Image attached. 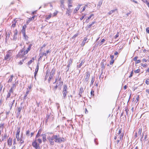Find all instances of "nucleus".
Masks as SVG:
<instances>
[{"instance_id":"obj_58","label":"nucleus","mask_w":149,"mask_h":149,"mask_svg":"<svg viewBox=\"0 0 149 149\" xmlns=\"http://www.w3.org/2000/svg\"><path fill=\"white\" fill-rule=\"evenodd\" d=\"M60 2L61 4H64V0H61Z\"/></svg>"},{"instance_id":"obj_42","label":"nucleus","mask_w":149,"mask_h":149,"mask_svg":"<svg viewBox=\"0 0 149 149\" xmlns=\"http://www.w3.org/2000/svg\"><path fill=\"white\" fill-rule=\"evenodd\" d=\"M40 136V133H39V132H38L36 136V139L38 138Z\"/></svg>"},{"instance_id":"obj_53","label":"nucleus","mask_w":149,"mask_h":149,"mask_svg":"<svg viewBox=\"0 0 149 149\" xmlns=\"http://www.w3.org/2000/svg\"><path fill=\"white\" fill-rule=\"evenodd\" d=\"M86 6H84V7L83 8V9H82V10L81 11V12H83L85 10L86 7Z\"/></svg>"},{"instance_id":"obj_22","label":"nucleus","mask_w":149,"mask_h":149,"mask_svg":"<svg viewBox=\"0 0 149 149\" xmlns=\"http://www.w3.org/2000/svg\"><path fill=\"white\" fill-rule=\"evenodd\" d=\"M16 21L15 19L14 21V22H13V23L11 26V27H14L16 26Z\"/></svg>"},{"instance_id":"obj_16","label":"nucleus","mask_w":149,"mask_h":149,"mask_svg":"<svg viewBox=\"0 0 149 149\" xmlns=\"http://www.w3.org/2000/svg\"><path fill=\"white\" fill-rule=\"evenodd\" d=\"M41 136H42L43 141L45 142L46 140V134H42L41 135Z\"/></svg>"},{"instance_id":"obj_46","label":"nucleus","mask_w":149,"mask_h":149,"mask_svg":"<svg viewBox=\"0 0 149 149\" xmlns=\"http://www.w3.org/2000/svg\"><path fill=\"white\" fill-rule=\"evenodd\" d=\"M78 35V33H77L75 34L74 35V36L72 37V38H74L76 37H77Z\"/></svg>"},{"instance_id":"obj_23","label":"nucleus","mask_w":149,"mask_h":149,"mask_svg":"<svg viewBox=\"0 0 149 149\" xmlns=\"http://www.w3.org/2000/svg\"><path fill=\"white\" fill-rule=\"evenodd\" d=\"M13 77V75H11L10 76V78L9 79L8 81V83L9 82H11V81H12Z\"/></svg>"},{"instance_id":"obj_17","label":"nucleus","mask_w":149,"mask_h":149,"mask_svg":"<svg viewBox=\"0 0 149 149\" xmlns=\"http://www.w3.org/2000/svg\"><path fill=\"white\" fill-rule=\"evenodd\" d=\"M61 78L60 77L57 81V82L58 83V85H60L61 86L63 85V83L62 81H61Z\"/></svg>"},{"instance_id":"obj_5","label":"nucleus","mask_w":149,"mask_h":149,"mask_svg":"<svg viewBox=\"0 0 149 149\" xmlns=\"http://www.w3.org/2000/svg\"><path fill=\"white\" fill-rule=\"evenodd\" d=\"M90 76V73L89 72H87L86 73L85 76V78L84 79V82L86 83L88 82V81L89 79V77Z\"/></svg>"},{"instance_id":"obj_61","label":"nucleus","mask_w":149,"mask_h":149,"mask_svg":"<svg viewBox=\"0 0 149 149\" xmlns=\"http://www.w3.org/2000/svg\"><path fill=\"white\" fill-rule=\"evenodd\" d=\"M51 137H50V136H48L47 138V139L48 140V141H50V140H51Z\"/></svg>"},{"instance_id":"obj_30","label":"nucleus","mask_w":149,"mask_h":149,"mask_svg":"<svg viewBox=\"0 0 149 149\" xmlns=\"http://www.w3.org/2000/svg\"><path fill=\"white\" fill-rule=\"evenodd\" d=\"M35 140H36V141H38L39 143H41L42 142V141L41 139L39 138H38L37 139H36Z\"/></svg>"},{"instance_id":"obj_52","label":"nucleus","mask_w":149,"mask_h":149,"mask_svg":"<svg viewBox=\"0 0 149 149\" xmlns=\"http://www.w3.org/2000/svg\"><path fill=\"white\" fill-rule=\"evenodd\" d=\"M93 15H94L93 14H91V15H90V16H89V17H88V19L89 20V19H91V18L92 17V16H93Z\"/></svg>"},{"instance_id":"obj_18","label":"nucleus","mask_w":149,"mask_h":149,"mask_svg":"<svg viewBox=\"0 0 149 149\" xmlns=\"http://www.w3.org/2000/svg\"><path fill=\"white\" fill-rule=\"evenodd\" d=\"M81 6V5H78L77 7L74 10V13H75L77 12V11L79 10V9L80 6Z\"/></svg>"},{"instance_id":"obj_20","label":"nucleus","mask_w":149,"mask_h":149,"mask_svg":"<svg viewBox=\"0 0 149 149\" xmlns=\"http://www.w3.org/2000/svg\"><path fill=\"white\" fill-rule=\"evenodd\" d=\"M6 134H4V136H2V139L0 140V141L1 142L2 141H3L5 140H6Z\"/></svg>"},{"instance_id":"obj_64","label":"nucleus","mask_w":149,"mask_h":149,"mask_svg":"<svg viewBox=\"0 0 149 149\" xmlns=\"http://www.w3.org/2000/svg\"><path fill=\"white\" fill-rule=\"evenodd\" d=\"M146 92H147L149 94V89H146Z\"/></svg>"},{"instance_id":"obj_60","label":"nucleus","mask_w":149,"mask_h":149,"mask_svg":"<svg viewBox=\"0 0 149 149\" xmlns=\"http://www.w3.org/2000/svg\"><path fill=\"white\" fill-rule=\"evenodd\" d=\"M141 60H137L136 62V63H138L141 62Z\"/></svg>"},{"instance_id":"obj_1","label":"nucleus","mask_w":149,"mask_h":149,"mask_svg":"<svg viewBox=\"0 0 149 149\" xmlns=\"http://www.w3.org/2000/svg\"><path fill=\"white\" fill-rule=\"evenodd\" d=\"M68 87L66 84H64L63 86V99H65L66 97V95L68 93Z\"/></svg>"},{"instance_id":"obj_44","label":"nucleus","mask_w":149,"mask_h":149,"mask_svg":"<svg viewBox=\"0 0 149 149\" xmlns=\"http://www.w3.org/2000/svg\"><path fill=\"white\" fill-rule=\"evenodd\" d=\"M15 87V84H13L12 87L11 88H12V90H14V88Z\"/></svg>"},{"instance_id":"obj_26","label":"nucleus","mask_w":149,"mask_h":149,"mask_svg":"<svg viewBox=\"0 0 149 149\" xmlns=\"http://www.w3.org/2000/svg\"><path fill=\"white\" fill-rule=\"evenodd\" d=\"M29 91L27 90V91H26V94H25V95L24 97V99H26V97H27V96L28 95V94H29Z\"/></svg>"},{"instance_id":"obj_33","label":"nucleus","mask_w":149,"mask_h":149,"mask_svg":"<svg viewBox=\"0 0 149 149\" xmlns=\"http://www.w3.org/2000/svg\"><path fill=\"white\" fill-rule=\"evenodd\" d=\"M11 94L8 93V94L7 95V97L6 98V100H7L8 98H9Z\"/></svg>"},{"instance_id":"obj_43","label":"nucleus","mask_w":149,"mask_h":149,"mask_svg":"<svg viewBox=\"0 0 149 149\" xmlns=\"http://www.w3.org/2000/svg\"><path fill=\"white\" fill-rule=\"evenodd\" d=\"M36 103L37 107H39L40 104V102H36Z\"/></svg>"},{"instance_id":"obj_2","label":"nucleus","mask_w":149,"mask_h":149,"mask_svg":"<svg viewBox=\"0 0 149 149\" xmlns=\"http://www.w3.org/2000/svg\"><path fill=\"white\" fill-rule=\"evenodd\" d=\"M55 139L54 141L55 142L61 143L62 142H64L65 141V139L63 137H61L59 135H56Z\"/></svg>"},{"instance_id":"obj_51","label":"nucleus","mask_w":149,"mask_h":149,"mask_svg":"<svg viewBox=\"0 0 149 149\" xmlns=\"http://www.w3.org/2000/svg\"><path fill=\"white\" fill-rule=\"evenodd\" d=\"M94 91L93 90H92L91 92V95H93V96L94 95Z\"/></svg>"},{"instance_id":"obj_13","label":"nucleus","mask_w":149,"mask_h":149,"mask_svg":"<svg viewBox=\"0 0 149 149\" xmlns=\"http://www.w3.org/2000/svg\"><path fill=\"white\" fill-rule=\"evenodd\" d=\"M84 91L83 88H81L79 92V93L78 94V97L79 98L81 97V94Z\"/></svg>"},{"instance_id":"obj_7","label":"nucleus","mask_w":149,"mask_h":149,"mask_svg":"<svg viewBox=\"0 0 149 149\" xmlns=\"http://www.w3.org/2000/svg\"><path fill=\"white\" fill-rule=\"evenodd\" d=\"M22 109V106H20L19 107H18L17 108V117H18V116H19L20 114V113H21V111Z\"/></svg>"},{"instance_id":"obj_3","label":"nucleus","mask_w":149,"mask_h":149,"mask_svg":"<svg viewBox=\"0 0 149 149\" xmlns=\"http://www.w3.org/2000/svg\"><path fill=\"white\" fill-rule=\"evenodd\" d=\"M15 99H13V97H11L10 99L9 102L8 103V105L10 107V109H11L13 104L14 103Z\"/></svg>"},{"instance_id":"obj_36","label":"nucleus","mask_w":149,"mask_h":149,"mask_svg":"<svg viewBox=\"0 0 149 149\" xmlns=\"http://www.w3.org/2000/svg\"><path fill=\"white\" fill-rule=\"evenodd\" d=\"M35 16H33L31 18H29V21H31V20H33L34 19Z\"/></svg>"},{"instance_id":"obj_9","label":"nucleus","mask_w":149,"mask_h":149,"mask_svg":"<svg viewBox=\"0 0 149 149\" xmlns=\"http://www.w3.org/2000/svg\"><path fill=\"white\" fill-rule=\"evenodd\" d=\"M11 52L10 50H9L7 53V54L5 56L4 59L6 60L8 59L11 55Z\"/></svg>"},{"instance_id":"obj_6","label":"nucleus","mask_w":149,"mask_h":149,"mask_svg":"<svg viewBox=\"0 0 149 149\" xmlns=\"http://www.w3.org/2000/svg\"><path fill=\"white\" fill-rule=\"evenodd\" d=\"M72 63V59L71 58H70L68 62V65L67 66V70L66 72L68 71L69 70L70 67Z\"/></svg>"},{"instance_id":"obj_48","label":"nucleus","mask_w":149,"mask_h":149,"mask_svg":"<svg viewBox=\"0 0 149 149\" xmlns=\"http://www.w3.org/2000/svg\"><path fill=\"white\" fill-rule=\"evenodd\" d=\"M29 133H30V131L29 130H27L26 132V135H27L28 136H29Z\"/></svg>"},{"instance_id":"obj_35","label":"nucleus","mask_w":149,"mask_h":149,"mask_svg":"<svg viewBox=\"0 0 149 149\" xmlns=\"http://www.w3.org/2000/svg\"><path fill=\"white\" fill-rule=\"evenodd\" d=\"M28 52H29V51H28L27 50H26L25 51H24V52H23V55H24L28 53Z\"/></svg>"},{"instance_id":"obj_57","label":"nucleus","mask_w":149,"mask_h":149,"mask_svg":"<svg viewBox=\"0 0 149 149\" xmlns=\"http://www.w3.org/2000/svg\"><path fill=\"white\" fill-rule=\"evenodd\" d=\"M46 45L45 44H44L43 45V46L41 47L40 49H42L43 47H45L46 46Z\"/></svg>"},{"instance_id":"obj_11","label":"nucleus","mask_w":149,"mask_h":149,"mask_svg":"<svg viewBox=\"0 0 149 149\" xmlns=\"http://www.w3.org/2000/svg\"><path fill=\"white\" fill-rule=\"evenodd\" d=\"M24 50H22L20 51L18 54L17 55V57H20L23 56L24 55H23V54L24 52Z\"/></svg>"},{"instance_id":"obj_10","label":"nucleus","mask_w":149,"mask_h":149,"mask_svg":"<svg viewBox=\"0 0 149 149\" xmlns=\"http://www.w3.org/2000/svg\"><path fill=\"white\" fill-rule=\"evenodd\" d=\"M55 72L53 71H52L51 72L50 74L48 79V81L49 82L51 79L53 77L54 75V74Z\"/></svg>"},{"instance_id":"obj_38","label":"nucleus","mask_w":149,"mask_h":149,"mask_svg":"<svg viewBox=\"0 0 149 149\" xmlns=\"http://www.w3.org/2000/svg\"><path fill=\"white\" fill-rule=\"evenodd\" d=\"M33 62L32 60H30L28 63V65H29Z\"/></svg>"},{"instance_id":"obj_19","label":"nucleus","mask_w":149,"mask_h":149,"mask_svg":"<svg viewBox=\"0 0 149 149\" xmlns=\"http://www.w3.org/2000/svg\"><path fill=\"white\" fill-rule=\"evenodd\" d=\"M117 10V9H115L113 10H111V11H110L108 13V14L110 15H111L112 13H113L115 11Z\"/></svg>"},{"instance_id":"obj_45","label":"nucleus","mask_w":149,"mask_h":149,"mask_svg":"<svg viewBox=\"0 0 149 149\" xmlns=\"http://www.w3.org/2000/svg\"><path fill=\"white\" fill-rule=\"evenodd\" d=\"M20 132V128H18V130H17V132L16 134H19Z\"/></svg>"},{"instance_id":"obj_31","label":"nucleus","mask_w":149,"mask_h":149,"mask_svg":"<svg viewBox=\"0 0 149 149\" xmlns=\"http://www.w3.org/2000/svg\"><path fill=\"white\" fill-rule=\"evenodd\" d=\"M24 142V141L22 140V139L21 138H20V140L19 141V143L21 145Z\"/></svg>"},{"instance_id":"obj_8","label":"nucleus","mask_w":149,"mask_h":149,"mask_svg":"<svg viewBox=\"0 0 149 149\" xmlns=\"http://www.w3.org/2000/svg\"><path fill=\"white\" fill-rule=\"evenodd\" d=\"M56 135H53L51 137V139L49 141L50 144L51 145H53L54 144V140L55 139V137H56L55 136Z\"/></svg>"},{"instance_id":"obj_39","label":"nucleus","mask_w":149,"mask_h":149,"mask_svg":"<svg viewBox=\"0 0 149 149\" xmlns=\"http://www.w3.org/2000/svg\"><path fill=\"white\" fill-rule=\"evenodd\" d=\"M13 90H12V88H11L9 91L8 93L11 94V93H13Z\"/></svg>"},{"instance_id":"obj_47","label":"nucleus","mask_w":149,"mask_h":149,"mask_svg":"<svg viewBox=\"0 0 149 149\" xmlns=\"http://www.w3.org/2000/svg\"><path fill=\"white\" fill-rule=\"evenodd\" d=\"M114 62V60L113 59H111V61H110V64L111 65H112L113 64Z\"/></svg>"},{"instance_id":"obj_54","label":"nucleus","mask_w":149,"mask_h":149,"mask_svg":"<svg viewBox=\"0 0 149 149\" xmlns=\"http://www.w3.org/2000/svg\"><path fill=\"white\" fill-rule=\"evenodd\" d=\"M133 71H132L131 72L130 75L129 76V77H132L133 75Z\"/></svg>"},{"instance_id":"obj_49","label":"nucleus","mask_w":149,"mask_h":149,"mask_svg":"<svg viewBox=\"0 0 149 149\" xmlns=\"http://www.w3.org/2000/svg\"><path fill=\"white\" fill-rule=\"evenodd\" d=\"M136 73H139L140 72V70L139 69L137 70L134 71Z\"/></svg>"},{"instance_id":"obj_14","label":"nucleus","mask_w":149,"mask_h":149,"mask_svg":"<svg viewBox=\"0 0 149 149\" xmlns=\"http://www.w3.org/2000/svg\"><path fill=\"white\" fill-rule=\"evenodd\" d=\"M26 27V25H24V26H23L22 29V33L23 34H24V35H25V29Z\"/></svg>"},{"instance_id":"obj_21","label":"nucleus","mask_w":149,"mask_h":149,"mask_svg":"<svg viewBox=\"0 0 149 149\" xmlns=\"http://www.w3.org/2000/svg\"><path fill=\"white\" fill-rule=\"evenodd\" d=\"M102 1L101 0H100V1H99L97 4V7L98 8H100V7L102 4Z\"/></svg>"},{"instance_id":"obj_29","label":"nucleus","mask_w":149,"mask_h":149,"mask_svg":"<svg viewBox=\"0 0 149 149\" xmlns=\"http://www.w3.org/2000/svg\"><path fill=\"white\" fill-rule=\"evenodd\" d=\"M32 46V44H30L29 45V46L27 50L28 51H29L30 50V49L31 48Z\"/></svg>"},{"instance_id":"obj_40","label":"nucleus","mask_w":149,"mask_h":149,"mask_svg":"<svg viewBox=\"0 0 149 149\" xmlns=\"http://www.w3.org/2000/svg\"><path fill=\"white\" fill-rule=\"evenodd\" d=\"M23 35L24 36V38L25 39L27 40L28 38V36L26 35V34L25 33V35H24V34H23Z\"/></svg>"},{"instance_id":"obj_25","label":"nucleus","mask_w":149,"mask_h":149,"mask_svg":"<svg viewBox=\"0 0 149 149\" xmlns=\"http://www.w3.org/2000/svg\"><path fill=\"white\" fill-rule=\"evenodd\" d=\"M86 40H87V38H85L84 39V40L83 41L81 44V45L82 46H83L85 45V44L86 43Z\"/></svg>"},{"instance_id":"obj_27","label":"nucleus","mask_w":149,"mask_h":149,"mask_svg":"<svg viewBox=\"0 0 149 149\" xmlns=\"http://www.w3.org/2000/svg\"><path fill=\"white\" fill-rule=\"evenodd\" d=\"M144 3H146L147 4L148 6H149V2H148L146 0H141Z\"/></svg>"},{"instance_id":"obj_59","label":"nucleus","mask_w":149,"mask_h":149,"mask_svg":"<svg viewBox=\"0 0 149 149\" xmlns=\"http://www.w3.org/2000/svg\"><path fill=\"white\" fill-rule=\"evenodd\" d=\"M105 41V40L104 39L102 40L101 42H100V43H101V45L102 44V43Z\"/></svg>"},{"instance_id":"obj_34","label":"nucleus","mask_w":149,"mask_h":149,"mask_svg":"<svg viewBox=\"0 0 149 149\" xmlns=\"http://www.w3.org/2000/svg\"><path fill=\"white\" fill-rule=\"evenodd\" d=\"M95 79V77H93L91 81V84H93Z\"/></svg>"},{"instance_id":"obj_56","label":"nucleus","mask_w":149,"mask_h":149,"mask_svg":"<svg viewBox=\"0 0 149 149\" xmlns=\"http://www.w3.org/2000/svg\"><path fill=\"white\" fill-rule=\"evenodd\" d=\"M146 31L148 33H149V27L146 29Z\"/></svg>"},{"instance_id":"obj_28","label":"nucleus","mask_w":149,"mask_h":149,"mask_svg":"<svg viewBox=\"0 0 149 149\" xmlns=\"http://www.w3.org/2000/svg\"><path fill=\"white\" fill-rule=\"evenodd\" d=\"M58 82H57L56 86L54 87L53 88V89L54 91H55L56 90L58 87Z\"/></svg>"},{"instance_id":"obj_4","label":"nucleus","mask_w":149,"mask_h":149,"mask_svg":"<svg viewBox=\"0 0 149 149\" xmlns=\"http://www.w3.org/2000/svg\"><path fill=\"white\" fill-rule=\"evenodd\" d=\"M32 145L33 147L35 148L36 149H40V147L39 144H38L37 143L36 140H35L34 141L32 142Z\"/></svg>"},{"instance_id":"obj_24","label":"nucleus","mask_w":149,"mask_h":149,"mask_svg":"<svg viewBox=\"0 0 149 149\" xmlns=\"http://www.w3.org/2000/svg\"><path fill=\"white\" fill-rule=\"evenodd\" d=\"M67 11L66 12V14L68 15H70V13H71V11L70 10V9H67Z\"/></svg>"},{"instance_id":"obj_55","label":"nucleus","mask_w":149,"mask_h":149,"mask_svg":"<svg viewBox=\"0 0 149 149\" xmlns=\"http://www.w3.org/2000/svg\"><path fill=\"white\" fill-rule=\"evenodd\" d=\"M37 72H38L37 71H35V73H34V77H35V79H36V74L37 73Z\"/></svg>"},{"instance_id":"obj_37","label":"nucleus","mask_w":149,"mask_h":149,"mask_svg":"<svg viewBox=\"0 0 149 149\" xmlns=\"http://www.w3.org/2000/svg\"><path fill=\"white\" fill-rule=\"evenodd\" d=\"M84 63V62L82 61L81 63L79 64V65L77 66L78 68H80L81 66H82V64Z\"/></svg>"},{"instance_id":"obj_50","label":"nucleus","mask_w":149,"mask_h":149,"mask_svg":"<svg viewBox=\"0 0 149 149\" xmlns=\"http://www.w3.org/2000/svg\"><path fill=\"white\" fill-rule=\"evenodd\" d=\"M51 15H48L47 17H46V19H49L51 18Z\"/></svg>"},{"instance_id":"obj_15","label":"nucleus","mask_w":149,"mask_h":149,"mask_svg":"<svg viewBox=\"0 0 149 149\" xmlns=\"http://www.w3.org/2000/svg\"><path fill=\"white\" fill-rule=\"evenodd\" d=\"M8 144L9 146H10L12 144V139L10 138L8 140Z\"/></svg>"},{"instance_id":"obj_62","label":"nucleus","mask_w":149,"mask_h":149,"mask_svg":"<svg viewBox=\"0 0 149 149\" xmlns=\"http://www.w3.org/2000/svg\"><path fill=\"white\" fill-rule=\"evenodd\" d=\"M137 58H138V57L137 56L135 57L134 58L133 60L134 61H136Z\"/></svg>"},{"instance_id":"obj_41","label":"nucleus","mask_w":149,"mask_h":149,"mask_svg":"<svg viewBox=\"0 0 149 149\" xmlns=\"http://www.w3.org/2000/svg\"><path fill=\"white\" fill-rule=\"evenodd\" d=\"M146 83L148 85L149 84V79H148L146 80Z\"/></svg>"},{"instance_id":"obj_12","label":"nucleus","mask_w":149,"mask_h":149,"mask_svg":"<svg viewBox=\"0 0 149 149\" xmlns=\"http://www.w3.org/2000/svg\"><path fill=\"white\" fill-rule=\"evenodd\" d=\"M17 31L16 29L14 31V35L13 36V39L14 40H15L17 39Z\"/></svg>"},{"instance_id":"obj_32","label":"nucleus","mask_w":149,"mask_h":149,"mask_svg":"<svg viewBox=\"0 0 149 149\" xmlns=\"http://www.w3.org/2000/svg\"><path fill=\"white\" fill-rule=\"evenodd\" d=\"M141 131H142V129L141 128H139V130L138 132V134L141 135Z\"/></svg>"},{"instance_id":"obj_63","label":"nucleus","mask_w":149,"mask_h":149,"mask_svg":"<svg viewBox=\"0 0 149 149\" xmlns=\"http://www.w3.org/2000/svg\"><path fill=\"white\" fill-rule=\"evenodd\" d=\"M15 144H16V139H15L13 140V144L14 145Z\"/></svg>"}]
</instances>
